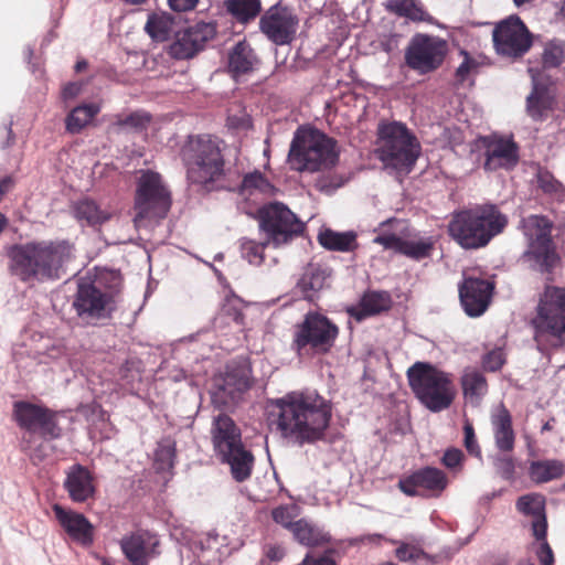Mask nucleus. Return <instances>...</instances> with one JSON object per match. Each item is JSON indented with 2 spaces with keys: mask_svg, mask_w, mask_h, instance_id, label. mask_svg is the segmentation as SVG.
<instances>
[{
  "mask_svg": "<svg viewBox=\"0 0 565 565\" xmlns=\"http://www.w3.org/2000/svg\"><path fill=\"white\" fill-rule=\"evenodd\" d=\"M536 178L537 186L544 194L556 200L565 198V186L548 170H539Z\"/></svg>",
  "mask_w": 565,
  "mask_h": 565,
  "instance_id": "nucleus-47",
  "label": "nucleus"
},
{
  "mask_svg": "<svg viewBox=\"0 0 565 565\" xmlns=\"http://www.w3.org/2000/svg\"><path fill=\"white\" fill-rule=\"evenodd\" d=\"M156 462L161 469L172 468L175 457V448L171 443L160 444L154 454Z\"/></svg>",
  "mask_w": 565,
  "mask_h": 565,
  "instance_id": "nucleus-55",
  "label": "nucleus"
},
{
  "mask_svg": "<svg viewBox=\"0 0 565 565\" xmlns=\"http://www.w3.org/2000/svg\"><path fill=\"white\" fill-rule=\"evenodd\" d=\"M494 284L488 279L466 277L459 285V298L469 317L481 316L489 307Z\"/></svg>",
  "mask_w": 565,
  "mask_h": 565,
  "instance_id": "nucleus-22",
  "label": "nucleus"
},
{
  "mask_svg": "<svg viewBox=\"0 0 565 565\" xmlns=\"http://www.w3.org/2000/svg\"><path fill=\"white\" fill-rule=\"evenodd\" d=\"M210 436L215 455L230 465L233 479L237 482L247 480L252 475L254 456L245 448L241 428L234 419L224 413L213 416Z\"/></svg>",
  "mask_w": 565,
  "mask_h": 565,
  "instance_id": "nucleus-5",
  "label": "nucleus"
},
{
  "mask_svg": "<svg viewBox=\"0 0 565 565\" xmlns=\"http://www.w3.org/2000/svg\"><path fill=\"white\" fill-rule=\"evenodd\" d=\"M258 64L254 49L245 40L237 42L228 52L227 72L235 81L254 72Z\"/></svg>",
  "mask_w": 565,
  "mask_h": 565,
  "instance_id": "nucleus-30",
  "label": "nucleus"
},
{
  "mask_svg": "<svg viewBox=\"0 0 565 565\" xmlns=\"http://www.w3.org/2000/svg\"><path fill=\"white\" fill-rule=\"evenodd\" d=\"M266 556L273 562H278L284 558L285 550L280 545H268L266 547Z\"/></svg>",
  "mask_w": 565,
  "mask_h": 565,
  "instance_id": "nucleus-62",
  "label": "nucleus"
},
{
  "mask_svg": "<svg viewBox=\"0 0 565 565\" xmlns=\"http://www.w3.org/2000/svg\"><path fill=\"white\" fill-rule=\"evenodd\" d=\"M465 459L463 452L459 448H448L441 458V463L451 470H461Z\"/></svg>",
  "mask_w": 565,
  "mask_h": 565,
  "instance_id": "nucleus-58",
  "label": "nucleus"
},
{
  "mask_svg": "<svg viewBox=\"0 0 565 565\" xmlns=\"http://www.w3.org/2000/svg\"><path fill=\"white\" fill-rule=\"evenodd\" d=\"M339 160L334 139L318 130L296 134L289 149L288 162L296 171L316 172L333 167Z\"/></svg>",
  "mask_w": 565,
  "mask_h": 565,
  "instance_id": "nucleus-9",
  "label": "nucleus"
},
{
  "mask_svg": "<svg viewBox=\"0 0 565 565\" xmlns=\"http://www.w3.org/2000/svg\"><path fill=\"white\" fill-rule=\"evenodd\" d=\"M376 153L386 168L408 173L420 154V143L405 124L381 122Z\"/></svg>",
  "mask_w": 565,
  "mask_h": 565,
  "instance_id": "nucleus-7",
  "label": "nucleus"
},
{
  "mask_svg": "<svg viewBox=\"0 0 565 565\" xmlns=\"http://www.w3.org/2000/svg\"><path fill=\"white\" fill-rule=\"evenodd\" d=\"M392 303V297L387 291H367L362 296L359 305L349 310V313L361 322L367 317L388 311Z\"/></svg>",
  "mask_w": 565,
  "mask_h": 565,
  "instance_id": "nucleus-31",
  "label": "nucleus"
},
{
  "mask_svg": "<svg viewBox=\"0 0 565 565\" xmlns=\"http://www.w3.org/2000/svg\"><path fill=\"white\" fill-rule=\"evenodd\" d=\"M508 225V217L494 204H477L452 214L448 224L451 238L465 249L486 247Z\"/></svg>",
  "mask_w": 565,
  "mask_h": 565,
  "instance_id": "nucleus-4",
  "label": "nucleus"
},
{
  "mask_svg": "<svg viewBox=\"0 0 565 565\" xmlns=\"http://www.w3.org/2000/svg\"><path fill=\"white\" fill-rule=\"evenodd\" d=\"M227 12L241 23H248L256 19L262 11L260 0H226Z\"/></svg>",
  "mask_w": 565,
  "mask_h": 565,
  "instance_id": "nucleus-41",
  "label": "nucleus"
},
{
  "mask_svg": "<svg viewBox=\"0 0 565 565\" xmlns=\"http://www.w3.org/2000/svg\"><path fill=\"white\" fill-rule=\"evenodd\" d=\"M530 478L536 483H545L565 475V463L557 459L532 461L529 468Z\"/></svg>",
  "mask_w": 565,
  "mask_h": 565,
  "instance_id": "nucleus-34",
  "label": "nucleus"
},
{
  "mask_svg": "<svg viewBox=\"0 0 565 565\" xmlns=\"http://www.w3.org/2000/svg\"><path fill=\"white\" fill-rule=\"evenodd\" d=\"M250 373L249 365L245 361H239L227 364L225 373L216 377L222 385L227 386L241 397L252 386Z\"/></svg>",
  "mask_w": 565,
  "mask_h": 565,
  "instance_id": "nucleus-33",
  "label": "nucleus"
},
{
  "mask_svg": "<svg viewBox=\"0 0 565 565\" xmlns=\"http://www.w3.org/2000/svg\"><path fill=\"white\" fill-rule=\"evenodd\" d=\"M242 191H253L257 190L266 195H274L275 188L274 185L265 178V175L259 171H254L244 175L241 183Z\"/></svg>",
  "mask_w": 565,
  "mask_h": 565,
  "instance_id": "nucleus-49",
  "label": "nucleus"
},
{
  "mask_svg": "<svg viewBox=\"0 0 565 565\" xmlns=\"http://www.w3.org/2000/svg\"><path fill=\"white\" fill-rule=\"evenodd\" d=\"M537 350L548 354L565 345V288L546 286L532 320Z\"/></svg>",
  "mask_w": 565,
  "mask_h": 565,
  "instance_id": "nucleus-6",
  "label": "nucleus"
},
{
  "mask_svg": "<svg viewBox=\"0 0 565 565\" xmlns=\"http://www.w3.org/2000/svg\"><path fill=\"white\" fill-rule=\"evenodd\" d=\"M73 215L81 225L98 228L111 218V213L102 209L92 199L85 198L73 204Z\"/></svg>",
  "mask_w": 565,
  "mask_h": 565,
  "instance_id": "nucleus-32",
  "label": "nucleus"
},
{
  "mask_svg": "<svg viewBox=\"0 0 565 565\" xmlns=\"http://www.w3.org/2000/svg\"><path fill=\"white\" fill-rule=\"evenodd\" d=\"M476 145L479 150H482L486 171L510 170L519 162V146L512 139L495 135L483 136L477 140Z\"/></svg>",
  "mask_w": 565,
  "mask_h": 565,
  "instance_id": "nucleus-18",
  "label": "nucleus"
},
{
  "mask_svg": "<svg viewBox=\"0 0 565 565\" xmlns=\"http://www.w3.org/2000/svg\"><path fill=\"white\" fill-rule=\"evenodd\" d=\"M544 495L540 493H527L518 498L516 510L524 516L531 518V531L535 540L546 539L547 516Z\"/></svg>",
  "mask_w": 565,
  "mask_h": 565,
  "instance_id": "nucleus-28",
  "label": "nucleus"
},
{
  "mask_svg": "<svg viewBox=\"0 0 565 565\" xmlns=\"http://www.w3.org/2000/svg\"><path fill=\"white\" fill-rule=\"evenodd\" d=\"M532 74L533 88L526 98L527 115L535 121L545 120L553 109L554 95L551 90V82L543 78V72L529 70Z\"/></svg>",
  "mask_w": 565,
  "mask_h": 565,
  "instance_id": "nucleus-24",
  "label": "nucleus"
},
{
  "mask_svg": "<svg viewBox=\"0 0 565 565\" xmlns=\"http://www.w3.org/2000/svg\"><path fill=\"white\" fill-rule=\"evenodd\" d=\"M63 487L75 503H84L93 499L96 493L93 472L79 463H75L66 470Z\"/></svg>",
  "mask_w": 565,
  "mask_h": 565,
  "instance_id": "nucleus-26",
  "label": "nucleus"
},
{
  "mask_svg": "<svg viewBox=\"0 0 565 565\" xmlns=\"http://www.w3.org/2000/svg\"><path fill=\"white\" fill-rule=\"evenodd\" d=\"M495 52L512 60L524 56L533 44V35L516 14L495 24L492 31Z\"/></svg>",
  "mask_w": 565,
  "mask_h": 565,
  "instance_id": "nucleus-14",
  "label": "nucleus"
},
{
  "mask_svg": "<svg viewBox=\"0 0 565 565\" xmlns=\"http://www.w3.org/2000/svg\"><path fill=\"white\" fill-rule=\"evenodd\" d=\"M56 415V412L30 402L13 404V418L18 426L30 433H39L44 439H58L62 436Z\"/></svg>",
  "mask_w": 565,
  "mask_h": 565,
  "instance_id": "nucleus-16",
  "label": "nucleus"
},
{
  "mask_svg": "<svg viewBox=\"0 0 565 565\" xmlns=\"http://www.w3.org/2000/svg\"><path fill=\"white\" fill-rule=\"evenodd\" d=\"M241 397L228 390L227 386L222 385V382L215 377L213 383V388L211 391V399L215 407L217 408H226L237 403Z\"/></svg>",
  "mask_w": 565,
  "mask_h": 565,
  "instance_id": "nucleus-48",
  "label": "nucleus"
},
{
  "mask_svg": "<svg viewBox=\"0 0 565 565\" xmlns=\"http://www.w3.org/2000/svg\"><path fill=\"white\" fill-rule=\"evenodd\" d=\"M565 64V42L552 40L545 43L542 52V71L559 68Z\"/></svg>",
  "mask_w": 565,
  "mask_h": 565,
  "instance_id": "nucleus-44",
  "label": "nucleus"
},
{
  "mask_svg": "<svg viewBox=\"0 0 565 565\" xmlns=\"http://www.w3.org/2000/svg\"><path fill=\"white\" fill-rule=\"evenodd\" d=\"M158 539L149 532H136L125 536L120 541V547L131 565H149L159 552Z\"/></svg>",
  "mask_w": 565,
  "mask_h": 565,
  "instance_id": "nucleus-25",
  "label": "nucleus"
},
{
  "mask_svg": "<svg viewBox=\"0 0 565 565\" xmlns=\"http://www.w3.org/2000/svg\"><path fill=\"white\" fill-rule=\"evenodd\" d=\"M297 24V17L287 7L279 4L270 7L259 20L260 31L277 45L292 41Z\"/></svg>",
  "mask_w": 565,
  "mask_h": 565,
  "instance_id": "nucleus-21",
  "label": "nucleus"
},
{
  "mask_svg": "<svg viewBox=\"0 0 565 565\" xmlns=\"http://www.w3.org/2000/svg\"><path fill=\"white\" fill-rule=\"evenodd\" d=\"M446 473L435 467H424L401 478L398 489L408 497H439L447 488Z\"/></svg>",
  "mask_w": 565,
  "mask_h": 565,
  "instance_id": "nucleus-19",
  "label": "nucleus"
},
{
  "mask_svg": "<svg viewBox=\"0 0 565 565\" xmlns=\"http://www.w3.org/2000/svg\"><path fill=\"white\" fill-rule=\"evenodd\" d=\"M273 415L281 436L299 445L323 440L332 417V404L315 391L291 392L274 402Z\"/></svg>",
  "mask_w": 565,
  "mask_h": 565,
  "instance_id": "nucleus-1",
  "label": "nucleus"
},
{
  "mask_svg": "<svg viewBox=\"0 0 565 565\" xmlns=\"http://www.w3.org/2000/svg\"><path fill=\"white\" fill-rule=\"evenodd\" d=\"M152 117L149 113L145 110H136L127 115H115L110 127L115 128L117 131L129 129L134 132H142L148 129Z\"/></svg>",
  "mask_w": 565,
  "mask_h": 565,
  "instance_id": "nucleus-40",
  "label": "nucleus"
},
{
  "mask_svg": "<svg viewBox=\"0 0 565 565\" xmlns=\"http://www.w3.org/2000/svg\"><path fill=\"white\" fill-rule=\"evenodd\" d=\"M339 337V327L327 316L309 311L295 328L291 348L303 358L324 355L331 352Z\"/></svg>",
  "mask_w": 565,
  "mask_h": 565,
  "instance_id": "nucleus-10",
  "label": "nucleus"
},
{
  "mask_svg": "<svg viewBox=\"0 0 565 565\" xmlns=\"http://www.w3.org/2000/svg\"><path fill=\"white\" fill-rule=\"evenodd\" d=\"M495 472L504 480H513L515 475V462L511 456H498L494 459Z\"/></svg>",
  "mask_w": 565,
  "mask_h": 565,
  "instance_id": "nucleus-53",
  "label": "nucleus"
},
{
  "mask_svg": "<svg viewBox=\"0 0 565 565\" xmlns=\"http://www.w3.org/2000/svg\"><path fill=\"white\" fill-rule=\"evenodd\" d=\"M319 244L329 250L351 252L356 247L354 232L339 233L330 228L321 231L318 235Z\"/></svg>",
  "mask_w": 565,
  "mask_h": 565,
  "instance_id": "nucleus-36",
  "label": "nucleus"
},
{
  "mask_svg": "<svg viewBox=\"0 0 565 565\" xmlns=\"http://www.w3.org/2000/svg\"><path fill=\"white\" fill-rule=\"evenodd\" d=\"M298 508L294 504L279 505L271 511L273 520L290 532H292L296 527L295 519L298 516Z\"/></svg>",
  "mask_w": 565,
  "mask_h": 565,
  "instance_id": "nucleus-50",
  "label": "nucleus"
},
{
  "mask_svg": "<svg viewBox=\"0 0 565 565\" xmlns=\"http://www.w3.org/2000/svg\"><path fill=\"white\" fill-rule=\"evenodd\" d=\"M541 544L536 552V556L541 565H554L555 558L552 547L546 539L537 540Z\"/></svg>",
  "mask_w": 565,
  "mask_h": 565,
  "instance_id": "nucleus-59",
  "label": "nucleus"
},
{
  "mask_svg": "<svg viewBox=\"0 0 565 565\" xmlns=\"http://www.w3.org/2000/svg\"><path fill=\"white\" fill-rule=\"evenodd\" d=\"M295 526L291 533L294 539L301 545L315 547L330 542V535L328 533H324L321 529L305 519L297 520Z\"/></svg>",
  "mask_w": 565,
  "mask_h": 565,
  "instance_id": "nucleus-35",
  "label": "nucleus"
},
{
  "mask_svg": "<svg viewBox=\"0 0 565 565\" xmlns=\"http://www.w3.org/2000/svg\"><path fill=\"white\" fill-rule=\"evenodd\" d=\"M214 26L207 23L189 28L177 34L169 53L177 60L192 58L204 49L205 43L214 36Z\"/></svg>",
  "mask_w": 565,
  "mask_h": 565,
  "instance_id": "nucleus-23",
  "label": "nucleus"
},
{
  "mask_svg": "<svg viewBox=\"0 0 565 565\" xmlns=\"http://www.w3.org/2000/svg\"><path fill=\"white\" fill-rule=\"evenodd\" d=\"M271 244L267 238L266 242L258 243L254 239L242 238L239 241L241 255L252 265H260L264 262L265 248Z\"/></svg>",
  "mask_w": 565,
  "mask_h": 565,
  "instance_id": "nucleus-46",
  "label": "nucleus"
},
{
  "mask_svg": "<svg viewBox=\"0 0 565 565\" xmlns=\"http://www.w3.org/2000/svg\"><path fill=\"white\" fill-rule=\"evenodd\" d=\"M461 54L463 55V61L456 70V79L459 84L465 83L471 74L477 72L479 67V63L466 51H462Z\"/></svg>",
  "mask_w": 565,
  "mask_h": 565,
  "instance_id": "nucleus-56",
  "label": "nucleus"
},
{
  "mask_svg": "<svg viewBox=\"0 0 565 565\" xmlns=\"http://www.w3.org/2000/svg\"><path fill=\"white\" fill-rule=\"evenodd\" d=\"M75 245L68 239L30 241L8 250L9 271L21 282L33 284L61 279L75 259Z\"/></svg>",
  "mask_w": 565,
  "mask_h": 565,
  "instance_id": "nucleus-2",
  "label": "nucleus"
},
{
  "mask_svg": "<svg viewBox=\"0 0 565 565\" xmlns=\"http://www.w3.org/2000/svg\"><path fill=\"white\" fill-rule=\"evenodd\" d=\"M4 130H6V134H7V138H6V141H3L1 143V148L2 149H7L9 147H11L14 141H15V136L13 134V130H12V122H9L4 126Z\"/></svg>",
  "mask_w": 565,
  "mask_h": 565,
  "instance_id": "nucleus-64",
  "label": "nucleus"
},
{
  "mask_svg": "<svg viewBox=\"0 0 565 565\" xmlns=\"http://www.w3.org/2000/svg\"><path fill=\"white\" fill-rule=\"evenodd\" d=\"M448 53V44L445 40L428 34L418 33L413 36L406 51V65L424 75L438 70Z\"/></svg>",
  "mask_w": 565,
  "mask_h": 565,
  "instance_id": "nucleus-15",
  "label": "nucleus"
},
{
  "mask_svg": "<svg viewBox=\"0 0 565 565\" xmlns=\"http://www.w3.org/2000/svg\"><path fill=\"white\" fill-rule=\"evenodd\" d=\"M505 363V354L502 349L497 348L489 351L482 358V366L488 372L499 371Z\"/></svg>",
  "mask_w": 565,
  "mask_h": 565,
  "instance_id": "nucleus-54",
  "label": "nucleus"
},
{
  "mask_svg": "<svg viewBox=\"0 0 565 565\" xmlns=\"http://www.w3.org/2000/svg\"><path fill=\"white\" fill-rule=\"evenodd\" d=\"M221 315L228 318L236 324H244V313L242 312L238 300L227 299L222 307Z\"/></svg>",
  "mask_w": 565,
  "mask_h": 565,
  "instance_id": "nucleus-57",
  "label": "nucleus"
},
{
  "mask_svg": "<svg viewBox=\"0 0 565 565\" xmlns=\"http://www.w3.org/2000/svg\"><path fill=\"white\" fill-rule=\"evenodd\" d=\"M199 0H168L170 8L175 12H185L195 8Z\"/></svg>",
  "mask_w": 565,
  "mask_h": 565,
  "instance_id": "nucleus-60",
  "label": "nucleus"
},
{
  "mask_svg": "<svg viewBox=\"0 0 565 565\" xmlns=\"http://www.w3.org/2000/svg\"><path fill=\"white\" fill-rule=\"evenodd\" d=\"M385 8L388 12L414 22L425 21L427 15L424 8L415 0H387Z\"/></svg>",
  "mask_w": 565,
  "mask_h": 565,
  "instance_id": "nucleus-43",
  "label": "nucleus"
},
{
  "mask_svg": "<svg viewBox=\"0 0 565 565\" xmlns=\"http://www.w3.org/2000/svg\"><path fill=\"white\" fill-rule=\"evenodd\" d=\"M173 18L168 13H151L145 25L147 34L157 42L167 41L172 32Z\"/></svg>",
  "mask_w": 565,
  "mask_h": 565,
  "instance_id": "nucleus-42",
  "label": "nucleus"
},
{
  "mask_svg": "<svg viewBox=\"0 0 565 565\" xmlns=\"http://www.w3.org/2000/svg\"><path fill=\"white\" fill-rule=\"evenodd\" d=\"M171 205V191L161 174L152 170L141 171L134 199L135 223L139 225L145 220H162L168 215Z\"/></svg>",
  "mask_w": 565,
  "mask_h": 565,
  "instance_id": "nucleus-11",
  "label": "nucleus"
},
{
  "mask_svg": "<svg viewBox=\"0 0 565 565\" xmlns=\"http://www.w3.org/2000/svg\"><path fill=\"white\" fill-rule=\"evenodd\" d=\"M301 565H335L334 559L329 555L312 557L309 554L302 561Z\"/></svg>",
  "mask_w": 565,
  "mask_h": 565,
  "instance_id": "nucleus-61",
  "label": "nucleus"
},
{
  "mask_svg": "<svg viewBox=\"0 0 565 565\" xmlns=\"http://www.w3.org/2000/svg\"><path fill=\"white\" fill-rule=\"evenodd\" d=\"M463 445L467 451L477 458L482 457L481 448L478 444L473 425L467 419L463 424Z\"/></svg>",
  "mask_w": 565,
  "mask_h": 565,
  "instance_id": "nucleus-52",
  "label": "nucleus"
},
{
  "mask_svg": "<svg viewBox=\"0 0 565 565\" xmlns=\"http://www.w3.org/2000/svg\"><path fill=\"white\" fill-rule=\"evenodd\" d=\"M412 391L431 412L447 409L456 397L451 375L426 362H416L407 371Z\"/></svg>",
  "mask_w": 565,
  "mask_h": 565,
  "instance_id": "nucleus-8",
  "label": "nucleus"
},
{
  "mask_svg": "<svg viewBox=\"0 0 565 565\" xmlns=\"http://www.w3.org/2000/svg\"><path fill=\"white\" fill-rule=\"evenodd\" d=\"M520 230L526 241L525 255L542 273H551L559 260L552 237L553 222L547 216L532 214L520 221Z\"/></svg>",
  "mask_w": 565,
  "mask_h": 565,
  "instance_id": "nucleus-12",
  "label": "nucleus"
},
{
  "mask_svg": "<svg viewBox=\"0 0 565 565\" xmlns=\"http://www.w3.org/2000/svg\"><path fill=\"white\" fill-rule=\"evenodd\" d=\"M395 556L399 562H411L420 565H431L439 562L438 556L428 555L419 546L408 543H402L396 548Z\"/></svg>",
  "mask_w": 565,
  "mask_h": 565,
  "instance_id": "nucleus-45",
  "label": "nucleus"
},
{
  "mask_svg": "<svg viewBox=\"0 0 565 565\" xmlns=\"http://www.w3.org/2000/svg\"><path fill=\"white\" fill-rule=\"evenodd\" d=\"M397 222L395 218L387 220L380 224V233L373 238V243L383 246L384 249H392L413 260H422L431 256L435 243L431 237L419 241H408L395 233L386 231V226Z\"/></svg>",
  "mask_w": 565,
  "mask_h": 565,
  "instance_id": "nucleus-20",
  "label": "nucleus"
},
{
  "mask_svg": "<svg viewBox=\"0 0 565 565\" xmlns=\"http://www.w3.org/2000/svg\"><path fill=\"white\" fill-rule=\"evenodd\" d=\"M52 510L60 525L72 540L85 546L93 543L94 526L84 514L66 510L57 503L53 504Z\"/></svg>",
  "mask_w": 565,
  "mask_h": 565,
  "instance_id": "nucleus-27",
  "label": "nucleus"
},
{
  "mask_svg": "<svg viewBox=\"0 0 565 565\" xmlns=\"http://www.w3.org/2000/svg\"><path fill=\"white\" fill-rule=\"evenodd\" d=\"M461 386L465 398L473 406H478L488 393L487 379L477 371L466 372L461 377Z\"/></svg>",
  "mask_w": 565,
  "mask_h": 565,
  "instance_id": "nucleus-37",
  "label": "nucleus"
},
{
  "mask_svg": "<svg viewBox=\"0 0 565 565\" xmlns=\"http://www.w3.org/2000/svg\"><path fill=\"white\" fill-rule=\"evenodd\" d=\"M77 316L87 323H96L111 317L115 310L114 295L94 282H81L73 302Z\"/></svg>",
  "mask_w": 565,
  "mask_h": 565,
  "instance_id": "nucleus-17",
  "label": "nucleus"
},
{
  "mask_svg": "<svg viewBox=\"0 0 565 565\" xmlns=\"http://www.w3.org/2000/svg\"><path fill=\"white\" fill-rule=\"evenodd\" d=\"M258 218L260 230L275 247L289 243L305 231V224L280 202L264 205L258 211Z\"/></svg>",
  "mask_w": 565,
  "mask_h": 565,
  "instance_id": "nucleus-13",
  "label": "nucleus"
},
{
  "mask_svg": "<svg viewBox=\"0 0 565 565\" xmlns=\"http://www.w3.org/2000/svg\"><path fill=\"white\" fill-rule=\"evenodd\" d=\"M100 108L96 104H84L71 110L65 119V128L68 132L79 134L98 115Z\"/></svg>",
  "mask_w": 565,
  "mask_h": 565,
  "instance_id": "nucleus-38",
  "label": "nucleus"
},
{
  "mask_svg": "<svg viewBox=\"0 0 565 565\" xmlns=\"http://www.w3.org/2000/svg\"><path fill=\"white\" fill-rule=\"evenodd\" d=\"M222 140L211 135L189 136L180 157L185 167L188 182L204 192L230 189Z\"/></svg>",
  "mask_w": 565,
  "mask_h": 565,
  "instance_id": "nucleus-3",
  "label": "nucleus"
},
{
  "mask_svg": "<svg viewBox=\"0 0 565 565\" xmlns=\"http://www.w3.org/2000/svg\"><path fill=\"white\" fill-rule=\"evenodd\" d=\"M81 85L78 83H68L63 87L62 95L64 99H71L76 97L81 92Z\"/></svg>",
  "mask_w": 565,
  "mask_h": 565,
  "instance_id": "nucleus-63",
  "label": "nucleus"
},
{
  "mask_svg": "<svg viewBox=\"0 0 565 565\" xmlns=\"http://www.w3.org/2000/svg\"><path fill=\"white\" fill-rule=\"evenodd\" d=\"M494 445L501 452H512L515 446V431L510 411L503 403L497 405L490 415Z\"/></svg>",
  "mask_w": 565,
  "mask_h": 565,
  "instance_id": "nucleus-29",
  "label": "nucleus"
},
{
  "mask_svg": "<svg viewBox=\"0 0 565 565\" xmlns=\"http://www.w3.org/2000/svg\"><path fill=\"white\" fill-rule=\"evenodd\" d=\"M324 281V270L319 267L309 266L300 277L297 287L305 299L313 301L318 292L323 288Z\"/></svg>",
  "mask_w": 565,
  "mask_h": 565,
  "instance_id": "nucleus-39",
  "label": "nucleus"
},
{
  "mask_svg": "<svg viewBox=\"0 0 565 565\" xmlns=\"http://www.w3.org/2000/svg\"><path fill=\"white\" fill-rule=\"evenodd\" d=\"M142 363L138 359H128L120 366L118 375L126 385H134L141 380Z\"/></svg>",
  "mask_w": 565,
  "mask_h": 565,
  "instance_id": "nucleus-51",
  "label": "nucleus"
}]
</instances>
